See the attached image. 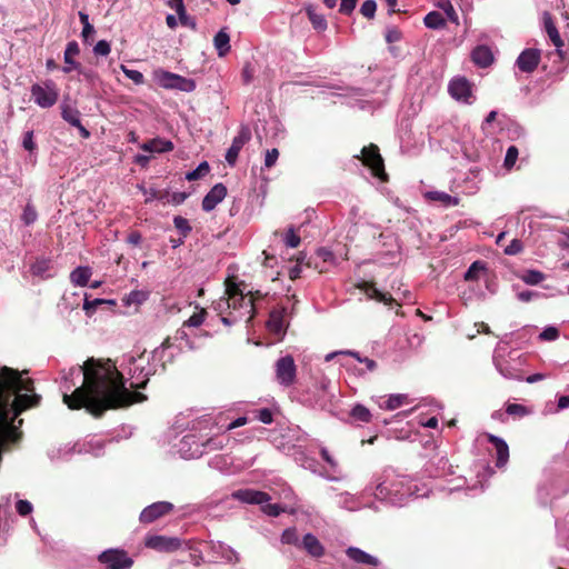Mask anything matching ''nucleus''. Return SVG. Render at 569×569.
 <instances>
[{
  "mask_svg": "<svg viewBox=\"0 0 569 569\" xmlns=\"http://www.w3.org/2000/svg\"><path fill=\"white\" fill-rule=\"evenodd\" d=\"M227 196V188L223 183L214 184L202 200V210L212 211Z\"/></svg>",
  "mask_w": 569,
  "mask_h": 569,
  "instance_id": "obj_20",
  "label": "nucleus"
},
{
  "mask_svg": "<svg viewBox=\"0 0 569 569\" xmlns=\"http://www.w3.org/2000/svg\"><path fill=\"white\" fill-rule=\"evenodd\" d=\"M425 26L432 30L441 29L446 26V21L441 13L437 11H431L426 14L423 19Z\"/></svg>",
  "mask_w": 569,
  "mask_h": 569,
  "instance_id": "obj_35",
  "label": "nucleus"
},
{
  "mask_svg": "<svg viewBox=\"0 0 569 569\" xmlns=\"http://www.w3.org/2000/svg\"><path fill=\"white\" fill-rule=\"evenodd\" d=\"M169 342V347L163 352V363L162 366H159V369H164L167 362H171L173 358L183 349L186 348L184 343L182 341H176L174 339L168 338L166 339L160 347H162L164 343Z\"/></svg>",
  "mask_w": 569,
  "mask_h": 569,
  "instance_id": "obj_29",
  "label": "nucleus"
},
{
  "mask_svg": "<svg viewBox=\"0 0 569 569\" xmlns=\"http://www.w3.org/2000/svg\"><path fill=\"white\" fill-rule=\"evenodd\" d=\"M366 293L370 299L383 302L385 305H390L393 301V298L389 293L380 291L373 284H369L366 288Z\"/></svg>",
  "mask_w": 569,
  "mask_h": 569,
  "instance_id": "obj_38",
  "label": "nucleus"
},
{
  "mask_svg": "<svg viewBox=\"0 0 569 569\" xmlns=\"http://www.w3.org/2000/svg\"><path fill=\"white\" fill-rule=\"evenodd\" d=\"M173 510V505L169 501H158L147 506L139 516L142 523H151L157 519L168 515Z\"/></svg>",
  "mask_w": 569,
  "mask_h": 569,
  "instance_id": "obj_15",
  "label": "nucleus"
},
{
  "mask_svg": "<svg viewBox=\"0 0 569 569\" xmlns=\"http://www.w3.org/2000/svg\"><path fill=\"white\" fill-rule=\"evenodd\" d=\"M111 47L107 40H99L93 47V52L97 56L106 57L110 53Z\"/></svg>",
  "mask_w": 569,
  "mask_h": 569,
  "instance_id": "obj_57",
  "label": "nucleus"
},
{
  "mask_svg": "<svg viewBox=\"0 0 569 569\" xmlns=\"http://www.w3.org/2000/svg\"><path fill=\"white\" fill-rule=\"evenodd\" d=\"M543 296H545V293L541 291H538V290H523V291L517 292V298L521 302H530L532 300L542 298Z\"/></svg>",
  "mask_w": 569,
  "mask_h": 569,
  "instance_id": "obj_50",
  "label": "nucleus"
},
{
  "mask_svg": "<svg viewBox=\"0 0 569 569\" xmlns=\"http://www.w3.org/2000/svg\"><path fill=\"white\" fill-rule=\"evenodd\" d=\"M320 455H321L322 459L329 465L330 469L336 472L338 470V462L330 455V452L328 451V449L326 447L320 448Z\"/></svg>",
  "mask_w": 569,
  "mask_h": 569,
  "instance_id": "obj_60",
  "label": "nucleus"
},
{
  "mask_svg": "<svg viewBox=\"0 0 569 569\" xmlns=\"http://www.w3.org/2000/svg\"><path fill=\"white\" fill-rule=\"evenodd\" d=\"M153 80L158 86L168 90L192 92L196 89V81L193 79L182 77L164 69H156L153 71Z\"/></svg>",
  "mask_w": 569,
  "mask_h": 569,
  "instance_id": "obj_7",
  "label": "nucleus"
},
{
  "mask_svg": "<svg viewBox=\"0 0 569 569\" xmlns=\"http://www.w3.org/2000/svg\"><path fill=\"white\" fill-rule=\"evenodd\" d=\"M22 220L26 224H31L37 220V211L34 207H32L31 204L26 206L22 214Z\"/></svg>",
  "mask_w": 569,
  "mask_h": 569,
  "instance_id": "obj_59",
  "label": "nucleus"
},
{
  "mask_svg": "<svg viewBox=\"0 0 569 569\" xmlns=\"http://www.w3.org/2000/svg\"><path fill=\"white\" fill-rule=\"evenodd\" d=\"M140 148L147 152H169L173 150V143L170 140L157 137L151 140L143 142Z\"/></svg>",
  "mask_w": 569,
  "mask_h": 569,
  "instance_id": "obj_26",
  "label": "nucleus"
},
{
  "mask_svg": "<svg viewBox=\"0 0 569 569\" xmlns=\"http://www.w3.org/2000/svg\"><path fill=\"white\" fill-rule=\"evenodd\" d=\"M523 249L522 243L518 239L511 240V242L505 248L503 252L508 256H515L521 252Z\"/></svg>",
  "mask_w": 569,
  "mask_h": 569,
  "instance_id": "obj_61",
  "label": "nucleus"
},
{
  "mask_svg": "<svg viewBox=\"0 0 569 569\" xmlns=\"http://www.w3.org/2000/svg\"><path fill=\"white\" fill-rule=\"evenodd\" d=\"M471 60L480 68H487L493 62V54L489 47L478 46L471 52Z\"/></svg>",
  "mask_w": 569,
  "mask_h": 569,
  "instance_id": "obj_25",
  "label": "nucleus"
},
{
  "mask_svg": "<svg viewBox=\"0 0 569 569\" xmlns=\"http://www.w3.org/2000/svg\"><path fill=\"white\" fill-rule=\"evenodd\" d=\"M144 545L147 548L170 552L179 549L181 547V540L174 537H166L160 535H152L146 537Z\"/></svg>",
  "mask_w": 569,
  "mask_h": 569,
  "instance_id": "obj_16",
  "label": "nucleus"
},
{
  "mask_svg": "<svg viewBox=\"0 0 569 569\" xmlns=\"http://www.w3.org/2000/svg\"><path fill=\"white\" fill-rule=\"evenodd\" d=\"M377 3L375 0H366L360 8V12L363 17L372 19L376 14Z\"/></svg>",
  "mask_w": 569,
  "mask_h": 569,
  "instance_id": "obj_54",
  "label": "nucleus"
},
{
  "mask_svg": "<svg viewBox=\"0 0 569 569\" xmlns=\"http://www.w3.org/2000/svg\"><path fill=\"white\" fill-rule=\"evenodd\" d=\"M408 396L403 393L390 395L383 405L387 410H395L405 403H408Z\"/></svg>",
  "mask_w": 569,
  "mask_h": 569,
  "instance_id": "obj_41",
  "label": "nucleus"
},
{
  "mask_svg": "<svg viewBox=\"0 0 569 569\" xmlns=\"http://www.w3.org/2000/svg\"><path fill=\"white\" fill-rule=\"evenodd\" d=\"M80 22L82 23L81 37L86 43H91L96 33L94 27L89 21V16L82 11L79 12Z\"/></svg>",
  "mask_w": 569,
  "mask_h": 569,
  "instance_id": "obj_34",
  "label": "nucleus"
},
{
  "mask_svg": "<svg viewBox=\"0 0 569 569\" xmlns=\"http://www.w3.org/2000/svg\"><path fill=\"white\" fill-rule=\"evenodd\" d=\"M286 309H276L270 312L269 320L267 322L268 330L277 336H283L288 325L284 321Z\"/></svg>",
  "mask_w": 569,
  "mask_h": 569,
  "instance_id": "obj_21",
  "label": "nucleus"
},
{
  "mask_svg": "<svg viewBox=\"0 0 569 569\" xmlns=\"http://www.w3.org/2000/svg\"><path fill=\"white\" fill-rule=\"evenodd\" d=\"M309 556L320 558L325 555V547L313 533H306L301 540L300 547Z\"/></svg>",
  "mask_w": 569,
  "mask_h": 569,
  "instance_id": "obj_22",
  "label": "nucleus"
},
{
  "mask_svg": "<svg viewBox=\"0 0 569 569\" xmlns=\"http://www.w3.org/2000/svg\"><path fill=\"white\" fill-rule=\"evenodd\" d=\"M521 279L527 284L536 286L545 279V274L538 270H527Z\"/></svg>",
  "mask_w": 569,
  "mask_h": 569,
  "instance_id": "obj_46",
  "label": "nucleus"
},
{
  "mask_svg": "<svg viewBox=\"0 0 569 569\" xmlns=\"http://www.w3.org/2000/svg\"><path fill=\"white\" fill-rule=\"evenodd\" d=\"M41 396L34 392L32 379L22 380L17 369L2 367L0 370V461L8 443H18L22 438L19 430L23 420L13 422L23 411L36 408Z\"/></svg>",
  "mask_w": 569,
  "mask_h": 569,
  "instance_id": "obj_2",
  "label": "nucleus"
},
{
  "mask_svg": "<svg viewBox=\"0 0 569 569\" xmlns=\"http://www.w3.org/2000/svg\"><path fill=\"white\" fill-rule=\"evenodd\" d=\"M346 555L350 560L359 565H366L370 567H377L379 565V559L375 556L369 555L368 552L357 548L349 547L346 550Z\"/></svg>",
  "mask_w": 569,
  "mask_h": 569,
  "instance_id": "obj_24",
  "label": "nucleus"
},
{
  "mask_svg": "<svg viewBox=\"0 0 569 569\" xmlns=\"http://www.w3.org/2000/svg\"><path fill=\"white\" fill-rule=\"evenodd\" d=\"M226 295L230 300V312L221 317L222 323L231 326L242 319L250 321L253 317L252 298L243 295L239 286L230 280L226 281Z\"/></svg>",
  "mask_w": 569,
  "mask_h": 569,
  "instance_id": "obj_6",
  "label": "nucleus"
},
{
  "mask_svg": "<svg viewBox=\"0 0 569 569\" xmlns=\"http://www.w3.org/2000/svg\"><path fill=\"white\" fill-rule=\"evenodd\" d=\"M22 146L29 152H33L37 149V144L33 141V131L32 130H29L24 133L23 140H22Z\"/></svg>",
  "mask_w": 569,
  "mask_h": 569,
  "instance_id": "obj_62",
  "label": "nucleus"
},
{
  "mask_svg": "<svg viewBox=\"0 0 569 569\" xmlns=\"http://www.w3.org/2000/svg\"><path fill=\"white\" fill-rule=\"evenodd\" d=\"M518 156H519L518 148L515 147V146H510L507 149L505 161H503V166L507 169H511L515 166V163H516V161L518 159Z\"/></svg>",
  "mask_w": 569,
  "mask_h": 569,
  "instance_id": "obj_52",
  "label": "nucleus"
},
{
  "mask_svg": "<svg viewBox=\"0 0 569 569\" xmlns=\"http://www.w3.org/2000/svg\"><path fill=\"white\" fill-rule=\"evenodd\" d=\"M543 26L550 41L557 48V51L561 54V47L563 46V41L559 34L557 27L552 21L550 13L548 12L543 13Z\"/></svg>",
  "mask_w": 569,
  "mask_h": 569,
  "instance_id": "obj_28",
  "label": "nucleus"
},
{
  "mask_svg": "<svg viewBox=\"0 0 569 569\" xmlns=\"http://www.w3.org/2000/svg\"><path fill=\"white\" fill-rule=\"evenodd\" d=\"M232 498L239 500L243 503L250 505H262L264 502L270 501V496L267 492L256 490V489H239L232 492Z\"/></svg>",
  "mask_w": 569,
  "mask_h": 569,
  "instance_id": "obj_19",
  "label": "nucleus"
},
{
  "mask_svg": "<svg viewBox=\"0 0 569 569\" xmlns=\"http://www.w3.org/2000/svg\"><path fill=\"white\" fill-rule=\"evenodd\" d=\"M489 441L493 445L496 452H497V462L496 466L501 468L503 467L509 459V448L507 442L493 435H489Z\"/></svg>",
  "mask_w": 569,
  "mask_h": 569,
  "instance_id": "obj_27",
  "label": "nucleus"
},
{
  "mask_svg": "<svg viewBox=\"0 0 569 569\" xmlns=\"http://www.w3.org/2000/svg\"><path fill=\"white\" fill-rule=\"evenodd\" d=\"M486 270V263L477 260L471 263L468 270L465 272L466 281H476L479 279V274Z\"/></svg>",
  "mask_w": 569,
  "mask_h": 569,
  "instance_id": "obj_39",
  "label": "nucleus"
},
{
  "mask_svg": "<svg viewBox=\"0 0 569 569\" xmlns=\"http://www.w3.org/2000/svg\"><path fill=\"white\" fill-rule=\"evenodd\" d=\"M210 171L209 163L207 161H202L198 164V167L186 174V179L189 181L198 180L207 176Z\"/></svg>",
  "mask_w": 569,
  "mask_h": 569,
  "instance_id": "obj_44",
  "label": "nucleus"
},
{
  "mask_svg": "<svg viewBox=\"0 0 569 569\" xmlns=\"http://www.w3.org/2000/svg\"><path fill=\"white\" fill-rule=\"evenodd\" d=\"M31 98L41 108L52 107L59 98V91L52 82L34 83L31 87Z\"/></svg>",
  "mask_w": 569,
  "mask_h": 569,
  "instance_id": "obj_12",
  "label": "nucleus"
},
{
  "mask_svg": "<svg viewBox=\"0 0 569 569\" xmlns=\"http://www.w3.org/2000/svg\"><path fill=\"white\" fill-rule=\"evenodd\" d=\"M342 355L351 356V357L356 358L360 363L365 365L366 369L361 370L360 373L371 372V371L376 370V368H377V362L375 360L367 358V357L362 358L358 352L351 351V350H340V351L330 352V353L326 355L325 360L328 362V361H331L332 359H335L336 357L342 356Z\"/></svg>",
  "mask_w": 569,
  "mask_h": 569,
  "instance_id": "obj_23",
  "label": "nucleus"
},
{
  "mask_svg": "<svg viewBox=\"0 0 569 569\" xmlns=\"http://www.w3.org/2000/svg\"><path fill=\"white\" fill-rule=\"evenodd\" d=\"M355 158L359 159L370 170L372 177L378 178L380 181L387 180L383 159L377 146L363 147L360 154H355Z\"/></svg>",
  "mask_w": 569,
  "mask_h": 569,
  "instance_id": "obj_8",
  "label": "nucleus"
},
{
  "mask_svg": "<svg viewBox=\"0 0 569 569\" xmlns=\"http://www.w3.org/2000/svg\"><path fill=\"white\" fill-rule=\"evenodd\" d=\"M91 274L92 269L90 267H78L73 269V283L84 287L89 283Z\"/></svg>",
  "mask_w": 569,
  "mask_h": 569,
  "instance_id": "obj_36",
  "label": "nucleus"
},
{
  "mask_svg": "<svg viewBox=\"0 0 569 569\" xmlns=\"http://www.w3.org/2000/svg\"><path fill=\"white\" fill-rule=\"evenodd\" d=\"M104 569H131L133 559L122 549H108L98 557Z\"/></svg>",
  "mask_w": 569,
  "mask_h": 569,
  "instance_id": "obj_9",
  "label": "nucleus"
},
{
  "mask_svg": "<svg viewBox=\"0 0 569 569\" xmlns=\"http://www.w3.org/2000/svg\"><path fill=\"white\" fill-rule=\"evenodd\" d=\"M493 362L496 369L503 378L518 381H522L525 379L522 370L520 369V359L506 360L495 357Z\"/></svg>",
  "mask_w": 569,
  "mask_h": 569,
  "instance_id": "obj_14",
  "label": "nucleus"
},
{
  "mask_svg": "<svg viewBox=\"0 0 569 569\" xmlns=\"http://www.w3.org/2000/svg\"><path fill=\"white\" fill-rule=\"evenodd\" d=\"M350 416L353 420L359 422H369L372 417L370 410L360 403L352 407Z\"/></svg>",
  "mask_w": 569,
  "mask_h": 569,
  "instance_id": "obj_37",
  "label": "nucleus"
},
{
  "mask_svg": "<svg viewBox=\"0 0 569 569\" xmlns=\"http://www.w3.org/2000/svg\"><path fill=\"white\" fill-rule=\"evenodd\" d=\"M83 385L73 389V409L84 407L96 417L108 409L142 402L146 395L126 387L123 375L110 360L89 358L80 367Z\"/></svg>",
  "mask_w": 569,
  "mask_h": 569,
  "instance_id": "obj_1",
  "label": "nucleus"
},
{
  "mask_svg": "<svg viewBox=\"0 0 569 569\" xmlns=\"http://www.w3.org/2000/svg\"><path fill=\"white\" fill-rule=\"evenodd\" d=\"M473 84L466 77H455L449 81L448 92L452 99L465 104H472L476 100Z\"/></svg>",
  "mask_w": 569,
  "mask_h": 569,
  "instance_id": "obj_10",
  "label": "nucleus"
},
{
  "mask_svg": "<svg viewBox=\"0 0 569 569\" xmlns=\"http://www.w3.org/2000/svg\"><path fill=\"white\" fill-rule=\"evenodd\" d=\"M558 337H559V331L556 327H547L539 335V338L545 341H553Z\"/></svg>",
  "mask_w": 569,
  "mask_h": 569,
  "instance_id": "obj_58",
  "label": "nucleus"
},
{
  "mask_svg": "<svg viewBox=\"0 0 569 569\" xmlns=\"http://www.w3.org/2000/svg\"><path fill=\"white\" fill-rule=\"evenodd\" d=\"M206 311L202 309L199 312L193 313L188 320H186L180 329L177 330L173 339L176 341H182L189 350H193L199 346L196 343V338H192L187 329L198 328L204 321Z\"/></svg>",
  "mask_w": 569,
  "mask_h": 569,
  "instance_id": "obj_13",
  "label": "nucleus"
},
{
  "mask_svg": "<svg viewBox=\"0 0 569 569\" xmlns=\"http://www.w3.org/2000/svg\"><path fill=\"white\" fill-rule=\"evenodd\" d=\"M438 7L440 9L443 10V12L446 13L447 18L458 24L459 23V17L452 6V3L449 1V0H441L439 3H438Z\"/></svg>",
  "mask_w": 569,
  "mask_h": 569,
  "instance_id": "obj_47",
  "label": "nucleus"
},
{
  "mask_svg": "<svg viewBox=\"0 0 569 569\" xmlns=\"http://www.w3.org/2000/svg\"><path fill=\"white\" fill-rule=\"evenodd\" d=\"M261 510L271 517H278L283 511L278 503H270L269 501L261 505Z\"/></svg>",
  "mask_w": 569,
  "mask_h": 569,
  "instance_id": "obj_56",
  "label": "nucleus"
},
{
  "mask_svg": "<svg viewBox=\"0 0 569 569\" xmlns=\"http://www.w3.org/2000/svg\"><path fill=\"white\" fill-rule=\"evenodd\" d=\"M107 302L108 303H113L112 300H106V299H100V298H96L93 300H90L89 296L86 293L84 295V302H83V310L86 311V315L88 317H91L99 305L107 303Z\"/></svg>",
  "mask_w": 569,
  "mask_h": 569,
  "instance_id": "obj_45",
  "label": "nucleus"
},
{
  "mask_svg": "<svg viewBox=\"0 0 569 569\" xmlns=\"http://www.w3.org/2000/svg\"><path fill=\"white\" fill-rule=\"evenodd\" d=\"M173 224H174L176 229L182 233L183 238H186L188 236V233L191 231V227H190L188 219H186L183 217H180V216L174 217Z\"/></svg>",
  "mask_w": 569,
  "mask_h": 569,
  "instance_id": "obj_53",
  "label": "nucleus"
},
{
  "mask_svg": "<svg viewBox=\"0 0 569 569\" xmlns=\"http://www.w3.org/2000/svg\"><path fill=\"white\" fill-rule=\"evenodd\" d=\"M149 298V292L144 290H132L124 299V303L128 306L131 305H142Z\"/></svg>",
  "mask_w": 569,
  "mask_h": 569,
  "instance_id": "obj_40",
  "label": "nucleus"
},
{
  "mask_svg": "<svg viewBox=\"0 0 569 569\" xmlns=\"http://www.w3.org/2000/svg\"><path fill=\"white\" fill-rule=\"evenodd\" d=\"M168 347L169 342L148 355L142 352L138 357L133 355L122 357L120 368L130 375V388L143 389L147 386L149 378L158 371L159 366H162L163 352Z\"/></svg>",
  "mask_w": 569,
  "mask_h": 569,
  "instance_id": "obj_4",
  "label": "nucleus"
},
{
  "mask_svg": "<svg viewBox=\"0 0 569 569\" xmlns=\"http://www.w3.org/2000/svg\"><path fill=\"white\" fill-rule=\"evenodd\" d=\"M306 12L313 28L319 31H325L328 27L327 20L323 14L317 13L312 6L306 8Z\"/></svg>",
  "mask_w": 569,
  "mask_h": 569,
  "instance_id": "obj_33",
  "label": "nucleus"
},
{
  "mask_svg": "<svg viewBox=\"0 0 569 569\" xmlns=\"http://www.w3.org/2000/svg\"><path fill=\"white\" fill-rule=\"evenodd\" d=\"M506 412L509 416L523 417V416H527L529 413V410L525 406H522V405L509 403L506 407Z\"/></svg>",
  "mask_w": 569,
  "mask_h": 569,
  "instance_id": "obj_55",
  "label": "nucleus"
},
{
  "mask_svg": "<svg viewBox=\"0 0 569 569\" xmlns=\"http://www.w3.org/2000/svg\"><path fill=\"white\" fill-rule=\"evenodd\" d=\"M213 309L222 315V317L229 315L230 312V300L228 298V295L224 297H221L217 301L213 302Z\"/></svg>",
  "mask_w": 569,
  "mask_h": 569,
  "instance_id": "obj_49",
  "label": "nucleus"
},
{
  "mask_svg": "<svg viewBox=\"0 0 569 569\" xmlns=\"http://www.w3.org/2000/svg\"><path fill=\"white\" fill-rule=\"evenodd\" d=\"M167 6L174 10L178 14V18L184 17V3L183 0H167Z\"/></svg>",
  "mask_w": 569,
  "mask_h": 569,
  "instance_id": "obj_63",
  "label": "nucleus"
},
{
  "mask_svg": "<svg viewBox=\"0 0 569 569\" xmlns=\"http://www.w3.org/2000/svg\"><path fill=\"white\" fill-rule=\"evenodd\" d=\"M283 242L288 248H297L300 244V236L297 234L293 227H290L284 233Z\"/></svg>",
  "mask_w": 569,
  "mask_h": 569,
  "instance_id": "obj_48",
  "label": "nucleus"
},
{
  "mask_svg": "<svg viewBox=\"0 0 569 569\" xmlns=\"http://www.w3.org/2000/svg\"><path fill=\"white\" fill-rule=\"evenodd\" d=\"M541 59L540 50L538 49H525L516 60V67L523 73H532Z\"/></svg>",
  "mask_w": 569,
  "mask_h": 569,
  "instance_id": "obj_18",
  "label": "nucleus"
},
{
  "mask_svg": "<svg viewBox=\"0 0 569 569\" xmlns=\"http://www.w3.org/2000/svg\"><path fill=\"white\" fill-rule=\"evenodd\" d=\"M16 509L20 516L26 517L32 512V505L28 500H18Z\"/></svg>",
  "mask_w": 569,
  "mask_h": 569,
  "instance_id": "obj_64",
  "label": "nucleus"
},
{
  "mask_svg": "<svg viewBox=\"0 0 569 569\" xmlns=\"http://www.w3.org/2000/svg\"><path fill=\"white\" fill-rule=\"evenodd\" d=\"M251 139V131L248 127L242 126L238 134L232 139L230 148L226 152V161L229 166H234L239 156V152L243 146Z\"/></svg>",
  "mask_w": 569,
  "mask_h": 569,
  "instance_id": "obj_17",
  "label": "nucleus"
},
{
  "mask_svg": "<svg viewBox=\"0 0 569 569\" xmlns=\"http://www.w3.org/2000/svg\"><path fill=\"white\" fill-rule=\"evenodd\" d=\"M50 260L47 259H38L36 262H33L30 267V271L33 276H38L40 278L47 277V271L50 269Z\"/></svg>",
  "mask_w": 569,
  "mask_h": 569,
  "instance_id": "obj_43",
  "label": "nucleus"
},
{
  "mask_svg": "<svg viewBox=\"0 0 569 569\" xmlns=\"http://www.w3.org/2000/svg\"><path fill=\"white\" fill-rule=\"evenodd\" d=\"M276 379L282 387H290L295 383L297 377V366L292 356L280 357L274 363Z\"/></svg>",
  "mask_w": 569,
  "mask_h": 569,
  "instance_id": "obj_11",
  "label": "nucleus"
},
{
  "mask_svg": "<svg viewBox=\"0 0 569 569\" xmlns=\"http://www.w3.org/2000/svg\"><path fill=\"white\" fill-rule=\"evenodd\" d=\"M213 44L217 49L219 57H224L230 51V36L229 33L221 29L218 31L213 38Z\"/></svg>",
  "mask_w": 569,
  "mask_h": 569,
  "instance_id": "obj_31",
  "label": "nucleus"
},
{
  "mask_svg": "<svg viewBox=\"0 0 569 569\" xmlns=\"http://www.w3.org/2000/svg\"><path fill=\"white\" fill-rule=\"evenodd\" d=\"M120 69L126 74V77L132 80L136 84H142L144 82V77L140 71L129 69L124 64H121Z\"/></svg>",
  "mask_w": 569,
  "mask_h": 569,
  "instance_id": "obj_51",
  "label": "nucleus"
},
{
  "mask_svg": "<svg viewBox=\"0 0 569 569\" xmlns=\"http://www.w3.org/2000/svg\"><path fill=\"white\" fill-rule=\"evenodd\" d=\"M281 542L283 545H291V546L299 548L301 540L299 539L297 529L296 528L284 529L281 535Z\"/></svg>",
  "mask_w": 569,
  "mask_h": 569,
  "instance_id": "obj_42",
  "label": "nucleus"
},
{
  "mask_svg": "<svg viewBox=\"0 0 569 569\" xmlns=\"http://www.w3.org/2000/svg\"><path fill=\"white\" fill-rule=\"evenodd\" d=\"M230 442L227 433L219 436L202 435L190 430L173 445L176 452L182 459H198L203 455L223 449Z\"/></svg>",
  "mask_w": 569,
  "mask_h": 569,
  "instance_id": "obj_5",
  "label": "nucleus"
},
{
  "mask_svg": "<svg viewBox=\"0 0 569 569\" xmlns=\"http://www.w3.org/2000/svg\"><path fill=\"white\" fill-rule=\"evenodd\" d=\"M337 505L340 508L347 509V510H350V511L358 510L361 507V503L357 500V498L353 495L349 493V492L340 493L337 497Z\"/></svg>",
  "mask_w": 569,
  "mask_h": 569,
  "instance_id": "obj_32",
  "label": "nucleus"
},
{
  "mask_svg": "<svg viewBox=\"0 0 569 569\" xmlns=\"http://www.w3.org/2000/svg\"><path fill=\"white\" fill-rule=\"evenodd\" d=\"M426 198L431 201L440 202L446 208L456 207L459 204L458 197L450 196L449 193H447L445 191H437V190L428 191L426 193Z\"/></svg>",
  "mask_w": 569,
  "mask_h": 569,
  "instance_id": "obj_30",
  "label": "nucleus"
},
{
  "mask_svg": "<svg viewBox=\"0 0 569 569\" xmlns=\"http://www.w3.org/2000/svg\"><path fill=\"white\" fill-rule=\"evenodd\" d=\"M365 492L392 506H402L411 497L427 496V491H421L412 478L400 475L392 468H386L382 472L376 473Z\"/></svg>",
  "mask_w": 569,
  "mask_h": 569,
  "instance_id": "obj_3",
  "label": "nucleus"
}]
</instances>
